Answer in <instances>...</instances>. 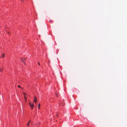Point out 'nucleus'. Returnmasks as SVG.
I'll list each match as a JSON object with an SVG mask.
<instances>
[{
    "instance_id": "nucleus-1",
    "label": "nucleus",
    "mask_w": 127,
    "mask_h": 127,
    "mask_svg": "<svg viewBox=\"0 0 127 127\" xmlns=\"http://www.w3.org/2000/svg\"><path fill=\"white\" fill-rule=\"evenodd\" d=\"M29 105L31 107V109H32L34 106V105L33 104L31 103V102H30L29 103Z\"/></svg>"
},
{
    "instance_id": "nucleus-2",
    "label": "nucleus",
    "mask_w": 127,
    "mask_h": 127,
    "mask_svg": "<svg viewBox=\"0 0 127 127\" xmlns=\"http://www.w3.org/2000/svg\"><path fill=\"white\" fill-rule=\"evenodd\" d=\"M21 61H22L24 63V64H25V63L24 61L25 60H26V59L25 58H21Z\"/></svg>"
},
{
    "instance_id": "nucleus-3",
    "label": "nucleus",
    "mask_w": 127,
    "mask_h": 127,
    "mask_svg": "<svg viewBox=\"0 0 127 127\" xmlns=\"http://www.w3.org/2000/svg\"><path fill=\"white\" fill-rule=\"evenodd\" d=\"M37 100V97L35 96H34V102H35V103H36V101Z\"/></svg>"
},
{
    "instance_id": "nucleus-4",
    "label": "nucleus",
    "mask_w": 127,
    "mask_h": 127,
    "mask_svg": "<svg viewBox=\"0 0 127 127\" xmlns=\"http://www.w3.org/2000/svg\"><path fill=\"white\" fill-rule=\"evenodd\" d=\"M24 98L25 99V101H27V97L26 96V95H24Z\"/></svg>"
},
{
    "instance_id": "nucleus-5",
    "label": "nucleus",
    "mask_w": 127,
    "mask_h": 127,
    "mask_svg": "<svg viewBox=\"0 0 127 127\" xmlns=\"http://www.w3.org/2000/svg\"><path fill=\"white\" fill-rule=\"evenodd\" d=\"M30 122V120L29 122L27 124V126L28 127H29V123Z\"/></svg>"
},
{
    "instance_id": "nucleus-6",
    "label": "nucleus",
    "mask_w": 127,
    "mask_h": 127,
    "mask_svg": "<svg viewBox=\"0 0 127 127\" xmlns=\"http://www.w3.org/2000/svg\"><path fill=\"white\" fill-rule=\"evenodd\" d=\"M3 70V68H2L1 69L0 68V71L1 72H2Z\"/></svg>"
},
{
    "instance_id": "nucleus-7",
    "label": "nucleus",
    "mask_w": 127,
    "mask_h": 127,
    "mask_svg": "<svg viewBox=\"0 0 127 127\" xmlns=\"http://www.w3.org/2000/svg\"><path fill=\"white\" fill-rule=\"evenodd\" d=\"M4 57V54H2V56L1 57Z\"/></svg>"
},
{
    "instance_id": "nucleus-8",
    "label": "nucleus",
    "mask_w": 127,
    "mask_h": 127,
    "mask_svg": "<svg viewBox=\"0 0 127 127\" xmlns=\"http://www.w3.org/2000/svg\"><path fill=\"white\" fill-rule=\"evenodd\" d=\"M40 104H39L38 105V108L39 109H40Z\"/></svg>"
},
{
    "instance_id": "nucleus-9",
    "label": "nucleus",
    "mask_w": 127,
    "mask_h": 127,
    "mask_svg": "<svg viewBox=\"0 0 127 127\" xmlns=\"http://www.w3.org/2000/svg\"><path fill=\"white\" fill-rule=\"evenodd\" d=\"M18 87H19V88H21L22 89V88L19 85H18Z\"/></svg>"
},
{
    "instance_id": "nucleus-10",
    "label": "nucleus",
    "mask_w": 127,
    "mask_h": 127,
    "mask_svg": "<svg viewBox=\"0 0 127 127\" xmlns=\"http://www.w3.org/2000/svg\"><path fill=\"white\" fill-rule=\"evenodd\" d=\"M23 94H24V95H26V94H25V93L24 92L23 93Z\"/></svg>"
},
{
    "instance_id": "nucleus-11",
    "label": "nucleus",
    "mask_w": 127,
    "mask_h": 127,
    "mask_svg": "<svg viewBox=\"0 0 127 127\" xmlns=\"http://www.w3.org/2000/svg\"><path fill=\"white\" fill-rule=\"evenodd\" d=\"M38 64L39 65H40V64L39 63H38Z\"/></svg>"
}]
</instances>
